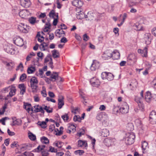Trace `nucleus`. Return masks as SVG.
<instances>
[{
    "instance_id": "338daca9",
    "label": "nucleus",
    "mask_w": 156,
    "mask_h": 156,
    "mask_svg": "<svg viewBox=\"0 0 156 156\" xmlns=\"http://www.w3.org/2000/svg\"><path fill=\"white\" fill-rule=\"evenodd\" d=\"M40 48L41 50H42V51H45V47L44 46V44H43V43L40 45Z\"/></svg>"
},
{
    "instance_id": "09e8293b",
    "label": "nucleus",
    "mask_w": 156,
    "mask_h": 156,
    "mask_svg": "<svg viewBox=\"0 0 156 156\" xmlns=\"http://www.w3.org/2000/svg\"><path fill=\"white\" fill-rule=\"evenodd\" d=\"M36 18L34 17H31L29 20V22L32 24H34L36 21Z\"/></svg>"
},
{
    "instance_id": "f3484780",
    "label": "nucleus",
    "mask_w": 156,
    "mask_h": 156,
    "mask_svg": "<svg viewBox=\"0 0 156 156\" xmlns=\"http://www.w3.org/2000/svg\"><path fill=\"white\" fill-rule=\"evenodd\" d=\"M111 54L113 58L114 59H118L120 58V55L118 51L115 50L112 52H111Z\"/></svg>"
},
{
    "instance_id": "de8ad7c7",
    "label": "nucleus",
    "mask_w": 156,
    "mask_h": 156,
    "mask_svg": "<svg viewBox=\"0 0 156 156\" xmlns=\"http://www.w3.org/2000/svg\"><path fill=\"white\" fill-rule=\"evenodd\" d=\"M9 119V118L8 117L3 118L0 119V122H1L3 125H5V121L7 119Z\"/></svg>"
},
{
    "instance_id": "8fccbe9b",
    "label": "nucleus",
    "mask_w": 156,
    "mask_h": 156,
    "mask_svg": "<svg viewBox=\"0 0 156 156\" xmlns=\"http://www.w3.org/2000/svg\"><path fill=\"white\" fill-rule=\"evenodd\" d=\"M23 154L25 156H34V154L31 152L25 151Z\"/></svg>"
},
{
    "instance_id": "5701e85b",
    "label": "nucleus",
    "mask_w": 156,
    "mask_h": 156,
    "mask_svg": "<svg viewBox=\"0 0 156 156\" xmlns=\"http://www.w3.org/2000/svg\"><path fill=\"white\" fill-rule=\"evenodd\" d=\"M19 88H20V94L23 95L26 91V87L23 83L20 84L19 85Z\"/></svg>"
},
{
    "instance_id": "f257e3e1",
    "label": "nucleus",
    "mask_w": 156,
    "mask_h": 156,
    "mask_svg": "<svg viewBox=\"0 0 156 156\" xmlns=\"http://www.w3.org/2000/svg\"><path fill=\"white\" fill-rule=\"evenodd\" d=\"M135 138V136L133 133H128L126 134L125 142L127 145H131L133 144Z\"/></svg>"
},
{
    "instance_id": "7c9ffc66",
    "label": "nucleus",
    "mask_w": 156,
    "mask_h": 156,
    "mask_svg": "<svg viewBox=\"0 0 156 156\" xmlns=\"http://www.w3.org/2000/svg\"><path fill=\"white\" fill-rule=\"evenodd\" d=\"M120 109L119 107L118 106L114 105L113 108V112L114 114H117L119 113L120 112Z\"/></svg>"
},
{
    "instance_id": "69168bd1",
    "label": "nucleus",
    "mask_w": 156,
    "mask_h": 156,
    "mask_svg": "<svg viewBox=\"0 0 156 156\" xmlns=\"http://www.w3.org/2000/svg\"><path fill=\"white\" fill-rule=\"evenodd\" d=\"M151 32L152 34L156 37V27L153 28Z\"/></svg>"
},
{
    "instance_id": "37998d69",
    "label": "nucleus",
    "mask_w": 156,
    "mask_h": 156,
    "mask_svg": "<svg viewBox=\"0 0 156 156\" xmlns=\"http://www.w3.org/2000/svg\"><path fill=\"white\" fill-rule=\"evenodd\" d=\"M29 137L31 140L34 141L36 139V136L35 135L33 134L32 133H30L29 135Z\"/></svg>"
},
{
    "instance_id": "0e129e2a",
    "label": "nucleus",
    "mask_w": 156,
    "mask_h": 156,
    "mask_svg": "<svg viewBox=\"0 0 156 156\" xmlns=\"http://www.w3.org/2000/svg\"><path fill=\"white\" fill-rule=\"evenodd\" d=\"M55 129V126L54 124L51 125L50 126L49 130L51 131H53Z\"/></svg>"
},
{
    "instance_id": "6e6d98bb",
    "label": "nucleus",
    "mask_w": 156,
    "mask_h": 156,
    "mask_svg": "<svg viewBox=\"0 0 156 156\" xmlns=\"http://www.w3.org/2000/svg\"><path fill=\"white\" fill-rule=\"evenodd\" d=\"M83 38L84 41H87L89 39V37L87 34H85L83 36Z\"/></svg>"
},
{
    "instance_id": "4c0bfd02",
    "label": "nucleus",
    "mask_w": 156,
    "mask_h": 156,
    "mask_svg": "<svg viewBox=\"0 0 156 156\" xmlns=\"http://www.w3.org/2000/svg\"><path fill=\"white\" fill-rule=\"evenodd\" d=\"M43 53L41 52H40L37 53V55L38 57H39L40 58H37V62H39V61L40 59H41V60H42V59L43 58Z\"/></svg>"
},
{
    "instance_id": "aec40b11",
    "label": "nucleus",
    "mask_w": 156,
    "mask_h": 156,
    "mask_svg": "<svg viewBox=\"0 0 156 156\" xmlns=\"http://www.w3.org/2000/svg\"><path fill=\"white\" fill-rule=\"evenodd\" d=\"M103 142L106 146L108 147L110 146L113 143L112 139L110 138H105Z\"/></svg>"
},
{
    "instance_id": "20e7f679",
    "label": "nucleus",
    "mask_w": 156,
    "mask_h": 156,
    "mask_svg": "<svg viewBox=\"0 0 156 156\" xmlns=\"http://www.w3.org/2000/svg\"><path fill=\"white\" fill-rule=\"evenodd\" d=\"M149 120L150 122L152 124H156V112L152 110L150 113Z\"/></svg>"
},
{
    "instance_id": "e433bc0d",
    "label": "nucleus",
    "mask_w": 156,
    "mask_h": 156,
    "mask_svg": "<svg viewBox=\"0 0 156 156\" xmlns=\"http://www.w3.org/2000/svg\"><path fill=\"white\" fill-rule=\"evenodd\" d=\"M85 144L87 145V143H86L85 141H83L81 140H79L78 141V147H82Z\"/></svg>"
},
{
    "instance_id": "e2e57ef3",
    "label": "nucleus",
    "mask_w": 156,
    "mask_h": 156,
    "mask_svg": "<svg viewBox=\"0 0 156 156\" xmlns=\"http://www.w3.org/2000/svg\"><path fill=\"white\" fill-rule=\"evenodd\" d=\"M9 141L10 139L9 138L6 139L5 140L4 144L6 146H8L9 145Z\"/></svg>"
},
{
    "instance_id": "39448f33",
    "label": "nucleus",
    "mask_w": 156,
    "mask_h": 156,
    "mask_svg": "<svg viewBox=\"0 0 156 156\" xmlns=\"http://www.w3.org/2000/svg\"><path fill=\"white\" fill-rule=\"evenodd\" d=\"M17 29L20 32L24 33H27L29 31L28 27L22 23L18 26Z\"/></svg>"
},
{
    "instance_id": "680f3d73",
    "label": "nucleus",
    "mask_w": 156,
    "mask_h": 156,
    "mask_svg": "<svg viewBox=\"0 0 156 156\" xmlns=\"http://www.w3.org/2000/svg\"><path fill=\"white\" fill-rule=\"evenodd\" d=\"M67 41V40L66 38L65 37H63L60 40V42L61 43H66Z\"/></svg>"
},
{
    "instance_id": "9b49d317",
    "label": "nucleus",
    "mask_w": 156,
    "mask_h": 156,
    "mask_svg": "<svg viewBox=\"0 0 156 156\" xmlns=\"http://www.w3.org/2000/svg\"><path fill=\"white\" fill-rule=\"evenodd\" d=\"M14 43L17 46L20 47L22 46L24 44L23 39L20 37H17L14 40Z\"/></svg>"
},
{
    "instance_id": "f704fd0d",
    "label": "nucleus",
    "mask_w": 156,
    "mask_h": 156,
    "mask_svg": "<svg viewBox=\"0 0 156 156\" xmlns=\"http://www.w3.org/2000/svg\"><path fill=\"white\" fill-rule=\"evenodd\" d=\"M43 109L46 110L48 113H51L53 111V108H50L49 106H44Z\"/></svg>"
},
{
    "instance_id": "4d7b16f0",
    "label": "nucleus",
    "mask_w": 156,
    "mask_h": 156,
    "mask_svg": "<svg viewBox=\"0 0 156 156\" xmlns=\"http://www.w3.org/2000/svg\"><path fill=\"white\" fill-rule=\"evenodd\" d=\"M7 133L10 136H12L15 135L14 132L11 131L9 129L7 130Z\"/></svg>"
},
{
    "instance_id": "c03bdc74",
    "label": "nucleus",
    "mask_w": 156,
    "mask_h": 156,
    "mask_svg": "<svg viewBox=\"0 0 156 156\" xmlns=\"http://www.w3.org/2000/svg\"><path fill=\"white\" fill-rule=\"evenodd\" d=\"M49 16L50 17H52L54 19V17L56 16V14L55 11L53 10H52L49 13Z\"/></svg>"
},
{
    "instance_id": "4be33fe9",
    "label": "nucleus",
    "mask_w": 156,
    "mask_h": 156,
    "mask_svg": "<svg viewBox=\"0 0 156 156\" xmlns=\"http://www.w3.org/2000/svg\"><path fill=\"white\" fill-rule=\"evenodd\" d=\"M128 60L134 63L136 61V57L134 54H130L127 58Z\"/></svg>"
},
{
    "instance_id": "9d476101",
    "label": "nucleus",
    "mask_w": 156,
    "mask_h": 156,
    "mask_svg": "<svg viewBox=\"0 0 156 156\" xmlns=\"http://www.w3.org/2000/svg\"><path fill=\"white\" fill-rule=\"evenodd\" d=\"M64 97L63 96L61 95L59 97L58 99V108L60 109L62 108V106L64 105Z\"/></svg>"
},
{
    "instance_id": "2eb2a0df",
    "label": "nucleus",
    "mask_w": 156,
    "mask_h": 156,
    "mask_svg": "<svg viewBox=\"0 0 156 156\" xmlns=\"http://www.w3.org/2000/svg\"><path fill=\"white\" fill-rule=\"evenodd\" d=\"M83 4V2L82 1L79 0H74L72 2V5L78 8L81 7Z\"/></svg>"
},
{
    "instance_id": "6ab92c4d",
    "label": "nucleus",
    "mask_w": 156,
    "mask_h": 156,
    "mask_svg": "<svg viewBox=\"0 0 156 156\" xmlns=\"http://www.w3.org/2000/svg\"><path fill=\"white\" fill-rule=\"evenodd\" d=\"M111 51L108 50L106 51L105 52L103 55L102 57L105 59H108L112 57Z\"/></svg>"
},
{
    "instance_id": "ddd939ff",
    "label": "nucleus",
    "mask_w": 156,
    "mask_h": 156,
    "mask_svg": "<svg viewBox=\"0 0 156 156\" xmlns=\"http://www.w3.org/2000/svg\"><path fill=\"white\" fill-rule=\"evenodd\" d=\"M99 66L100 64L98 62L94 61L90 67V69L93 71H95L99 68Z\"/></svg>"
},
{
    "instance_id": "5fc2aeb1",
    "label": "nucleus",
    "mask_w": 156,
    "mask_h": 156,
    "mask_svg": "<svg viewBox=\"0 0 156 156\" xmlns=\"http://www.w3.org/2000/svg\"><path fill=\"white\" fill-rule=\"evenodd\" d=\"M39 106V105H37V106L35 105L34 106V108H35V109L34 110V112L37 113L38 112H40V107L39 108H38V107Z\"/></svg>"
},
{
    "instance_id": "393cba45",
    "label": "nucleus",
    "mask_w": 156,
    "mask_h": 156,
    "mask_svg": "<svg viewBox=\"0 0 156 156\" xmlns=\"http://www.w3.org/2000/svg\"><path fill=\"white\" fill-rule=\"evenodd\" d=\"M152 98L151 94V92L149 91H147L146 94L145 95V99L147 102H150Z\"/></svg>"
},
{
    "instance_id": "58836bf2",
    "label": "nucleus",
    "mask_w": 156,
    "mask_h": 156,
    "mask_svg": "<svg viewBox=\"0 0 156 156\" xmlns=\"http://www.w3.org/2000/svg\"><path fill=\"white\" fill-rule=\"evenodd\" d=\"M37 124L38 125L40 126L42 128L44 129L46 128V123L45 122H37Z\"/></svg>"
},
{
    "instance_id": "49530a36",
    "label": "nucleus",
    "mask_w": 156,
    "mask_h": 156,
    "mask_svg": "<svg viewBox=\"0 0 156 156\" xmlns=\"http://www.w3.org/2000/svg\"><path fill=\"white\" fill-rule=\"evenodd\" d=\"M81 118L79 116L75 115L73 117V120L74 122L78 121L80 122Z\"/></svg>"
},
{
    "instance_id": "b1692460",
    "label": "nucleus",
    "mask_w": 156,
    "mask_h": 156,
    "mask_svg": "<svg viewBox=\"0 0 156 156\" xmlns=\"http://www.w3.org/2000/svg\"><path fill=\"white\" fill-rule=\"evenodd\" d=\"M135 101H136L138 104V106L140 109L141 111H144V105L141 103L140 99H138L137 98L135 99Z\"/></svg>"
},
{
    "instance_id": "603ef678",
    "label": "nucleus",
    "mask_w": 156,
    "mask_h": 156,
    "mask_svg": "<svg viewBox=\"0 0 156 156\" xmlns=\"http://www.w3.org/2000/svg\"><path fill=\"white\" fill-rule=\"evenodd\" d=\"M49 150L48 151L51 152H57L58 150L57 149H55L54 147H53L51 146L49 147Z\"/></svg>"
},
{
    "instance_id": "864d4df0",
    "label": "nucleus",
    "mask_w": 156,
    "mask_h": 156,
    "mask_svg": "<svg viewBox=\"0 0 156 156\" xmlns=\"http://www.w3.org/2000/svg\"><path fill=\"white\" fill-rule=\"evenodd\" d=\"M27 78V76L25 73L23 74L20 77V80L21 81H23V80L26 79Z\"/></svg>"
},
{
    "instance_id": "1a4fd4ad",
    "label": "nucleus",
    "mask_w": 156,
    "mask_h": 156,
    "mask_svg": "<svg viewBox=\"0 0 156 156\" xmlns=\"http://www.w3.org/2000/svg\"><path fill=\"white\" fill-rule=\"evenodd\" d=\"M20 5L26 8L29 7L31 5L30 0H20Z\"/></svg>"
},
{
    "instance_id": "ea45409f",
    "label": "nucleus",
    "mask_w": 156,
    "mask_h": 156,
    "mask_svg": "<svg viewBox=\"0 0 156 156\" xmlns=\"http://www.w3.org/2000/svg\"><path fill=\"white\" fill-rule=\"evenodd\" d=\"M148 143L145 141H143L141 147L142 149L144 150H146L147 148H148Z\"/></svg>"
},
{
    "instance_id": "dca6fc26",
    "label": "nucleus",
    "mask_w": 156,
    "mask_h": 156,
    "mask_svg": "<svg viewBox=\"0 0 156 156\" xmlns=\"http://www.w3.org/2000/svg\"><path fill=\"white\" fill-rule=\"evenodd\" d=\"M144 39L146 44H150L152 40L151 34L149 33L145 34L144 35Z\"/></svg>"
},
{
    "instance_id": "c9c22d12",
    "label": "nucleus",
    "mask_w": 156,
    "mask_h": 156,
    "mask_svg": "<svg viewBox=\"0 0 156 156\" xmlns=\"http://www.w3.org/2000/svg\"><path fill=\"white\" fill-rule=\"evenodd\" d=\"M21 120L20 119H16L14 120L13 119V123L12 126L15 125H19L21 124Z\"/></svg>"
},
{
    "instance_id": "052dcab7",
    "label": "nucleus",
    "mask_w": 156,
    "mask_h": 156,
    "mask_svg": "<svg viewBox=\"0 0 156 156\" xmlns=\"http://www.w3.org/2000/svg\"><path fill=\"white\" fill-rule=\"evenodd\" d=\"M84 15L83 14H82V13L79 14L77 15V19H82L84 18L83 17V16H84Z\"/></svg>"
},
{
    "instance_id": "7ed1b4c3",
    "label": "nucleus",
    "mask_w": 156,
    "mask_h": 156,
    "mask_svg": "<svg viewBox=\"0 0 156 156\" xmlns=\"http://www.w3.org/2000/svg\"><path fill=\"white\" fill-rule=\"evenodd\" d=\"M7 89L9 90L10 92L9 94L7 95L5 98V100H7L9 98H11L14 95L16 94V89L15 87L13 86H9L8 87Z\"/></svg>"
},
{
    "instance_id": "79ce46f5",
    "label": "nucleus",
    "mask_w": 156,
    "mask_h": 156,
    "mask_svg": "<svg viewBox=\"0 0 156 156\" xmlns=\"http://www.w3.org/2000/svg\"><path fill=\"white\" fill-rule=\"evenodd\" d=\"M84 153V152L83 150H80L76 151L74 152L75 154H78L80 156L82 155Z\"/></svg>"
},
{
    "instance_id": "c756f323",
    "label": "nucleus",
    "mask_w": 156,
    "mask_h": 156,
    "mask_svg": "<svg viewBox=\"0 0 156 156\" xmlns=\"http://www.w3.org/2000/svg\"><path fill=\"white\" fill-rule=\"evenodd\" d=\"M109 135V131L108 130L105 129H103L102 131L101 136L102 137H105Z\"/></svg>"
},
{
    "instance_id": "0eeeda50",
    "label": "nucleus",
    "mask_w": 156,
    "mask_h": 156,
    "mask_svg": "<svg viewBox=\"0 0 156 156\" xmlns=\"http://www.w3.org/2000/svg\"><path fill=\"white\" fill-rule=\"evenodd\" d=\"M50 78L51 81L53 82L60 80V81H62L61 78L58 76V73L56 72H53V73L51 75Z\"/></svg>"
},
{
    "instance_id": "c85d7f7f",
    "label": "nucleus",
    "mask_w": 156,
    "mask_h": 156,
    "mask_svg": "<svg viewBox=\"0 0 156 156\" xmlns=\"http://www.w3.org/2000/svg\"><path fill=\"white\" fill-rule=\"evenodd\" d=\"M52 55L53 58H58L59 57V52L57 50H54L52 51Z\"/></svg>"
},
{
    "instance_id": "a19ab883",
    "label": "nucleus",
    "mask_w": 156,
    "mask_h": 156,
    "mask_svg": "<svg viewBox=\"0 0 156 156\" xmlns=\"http://www.w3.org/2000/svg\"><path fill=\"white\" fill-rule=\"evenodd\" d=\"M114 77V76L112 74L110 73H108L106 79L108 80L111 81L113 79Z\"/></svg>"
},
{
    "instance_id": "774afa93",
    "label": "nucleus",
    "mask_w": 156,
    "mask_h": 156,
    "mask_svg": "<svg viewBox=\"0 0 156 156\" xmlns=\"http://www.w3.org/2000/svg\"><path fill=\"white\" fill-rule=\"evenodd\" d=\"M56 153V155L57 156H62L64 154V153L62 152H57Z\"/></svg>"
},
{
    "instance_id": "4468645a",
    "label": "nucleus",
    "mask_w": 156,
    "mask_h": 156,
    "mask_svg": "<svg viewBox=\"0 0 156 156\" xmlns=\"http://www.w3.org/2000/svg\"><path fill=\"white\" fill-rule=\"evenodd\" d=\"M94 14L91 12H89L87 13V15H84V18H86L87 20H93L94 18Z\"/></svg>"
},
{
    "instance_id": "6e6552de",
    "label": "nucleus",
    "mask_w": 156,
    "mask_h": 156,
    "mask_svg": "<svg viewBox=\"0 0 156 156\" xmlns=\"http://www.w3.org/2000/svg\"><path fill=\"white\" fill-rule=\"evenodd\" d=\"M129 107L126 102H124L123 106L120 109V112L122 114L127 113L129 111Z\"/></svg>"
},
{
    "instance_id": "423d86ee",
    "label": "nucleus",
    "mask_w": 156,
    "mask_h": 156,
    "mask_svg": "<svg viewBox=\"0 0 156 156\" xmlns=\"http://www.w3.org/2000/svg\"><path fill=\"white\" fill-rule=\"evenodd\" d=\"M61 27H62L63 26L65 27L62 28L61 27L60 29L57 30L55 31V36H58L59 37H60L61 36H58V35H60L62 34H65V32L63 30V29H67V27L64 24H62L60 25Z\"/></svg>"
},
{
    "instance_id": "13d9d810",
    "label": "nucleus",
    "mask_w": 156,
    "mask_h": 156,
    "mask_svg": "<svg viewBox=\"0 0 156 156\" xmlns=\"http://www.w3.org/2000/svg\"><path fill=\"white\" fill-rule=\"evenodd\" d=\"M17 145H18L17 142L16 141H14L11 144V147L12 148H14V146L15 147H17Z\"/></svg>"
},
{
    "instance_id": "a878e982",
    "label": "nucleus",
    "mask_w": 156,
    "mask_h": 156,
    "mask_svg": "<svg viewBox=\"0 0 156 156\" xmlns=\"http://www.w3.org/2000/svg\"><path fill=\"white\" fill-rule=\"evenodd\" d=\"M5 63L6 66L9 67V68H8L9 70H11L14 67L15 64L13 62H11L9 63L6 62Z\"/></svg>"
},
{
    "instance_id": "412c9836",
    "label": "nucleus",
    "mask_w": 156,
    "mask_h": 156,
    "mask_svg": "<svg viewBox=\"0 0 156 156\" xmlns=\"http://www.w3.org/2000/svg\"><path fill=\"white\" fill-rule=\"evenodd\" d=\"M94 79H91L90 81L91 84L94 87H97L100 85L101 82L98 79H96L95 81H94Z\"/></svg>"
},
{
    "instance_id": "bf43d9fd",
    "label": "nucleus",
    "mask_w": 156,
    "mask_h": 156,
    "mask_svg": "<svg viewBox=\"0 0 156 156\" xmlns=\"http://www.w3.org/2000/svg\"><path fill=\"white\" fill-rule=\"evenodd\" d=\"M46 100L49 101H51L54 103H55L56 102V101L55 100L51 98L48 97H47L46 98Z\"/></svg>"
},
{
    "instance_id": "f8f14e48",
    "label": "nucleus",
    "mask_w": 156,
    "mask_h": 156,
    "mask_svg": "<svg viewBox=\"0 0 156 156\" xmlns=\"http://www.w3.org/2000/svg\"><path fill=\"white\" fill-rule=\"evenodd\" d=\"M33 147V145L30 144H24L22 145L20 150L22 151L25 150H30V148Z\"/></svg>"
},
{
    "instance_id": "a18cd8bd",
    "label": "nucleus",
    "mask_w": 156,
    "mask_h": 156,
    "mask_svg": "<svg viewBox=\"0 0 156 156\" xmlns=\"http://www.w3.org/2000/svg\"><path fill=\"white\" fill-rule=\"evenodd\" d=\"M62 118L65 122H67L69 119V117L67 114H65L62 116Z\"/></svg>"
},
{
    "instance_id": "473e14b6",
    "label": "nucleus",
    "mask_w": 156,
    "mask_h": 156,
    "mask_svg": "<svg viewBox=\"0 0 156 156\" xmlns=\"http://www.w3.org/2000/svg\"><path fill=\"white\" fill-rule=\"evenodd\" d=\"M127 129L129 131H132L134 129L132 123H129L126 126Z\"/></svg>"
},
{
    "instance_id": "cd10ccee",
    "label": "nucleus",
    "mask_w": 156,
    "mask_h": 156,
    "mask_svg": "<svg viewBox=\"0 0 156 156\" xmlns=\"http://www.w3.org/2000/svg\"><path fill=\"white\" fill-rule=\"evenodd\" d=\"M31 106L30 104L24 102V108L28 112H29L30 110V107Z\"/></svg>"
},
{
    "instance_id": "f03ea898",
    "label": "nucleus",
    "mask_w": 156,
    "mask_h": 156,
    "mask_svg": "<svg viewBox=\"0 0 156 156\" xmlns=\"http://www.w3.org/2000/svg\"><path fill=\"white\" fill-rule=\"evenodd\" d=\"M30 87L33 93H36L37 91L38 81L35 77H33L30 81Z\"/></svg>"
},
{
    "instance_id": "2f4dec72",
    "label": "nucleus",
    "mask_w": 156,
    "mask_h": 156,
    "mask_svg": "<svg viewBox=\"0 0 156 156\" xmlns=\"http://www.w3.org/2000/svg\"><path fill=\"white\" fill-rule=\"evenodd\" d=\"M41 140L42 143L47 144L49 143V140L47 138L43 136L41 138Z\"/></svg>"
},
{
    "instance_id": "a211bd4d",
    "label": "nucleus",
    "mask_w": 156,
    "mask_h": 156,
    "mask_svg": "<svg viewBox=\"0 0 156 156\" xmlns=\"http://www.w3.org/2000/svg\"><path fill=\"white\" fill-rule=\"evenodd\" d=\"M138 53H140L143 57H146L147 55V47H145L143 50L139 49L138 50Z\"/></svg>"
},
{
    "instance_id": "72a5a7b5",
    "label": "nucleus",
    "mask_w": 156,
    "mask_h": 156,
    "mask_svg": "<svg viewBox=\"0 0 156 156\" xmlns=\"http://www.w3.org/2000/svg\"><path fill=\"white\" fill-rule=\"evenodd\" d=\"M35 70V67L31 66L28 68L27 72L28 74L32 73Z\"/></svg>"
},
{
    "instance_id": "bb28decb",
    "label": "nucleus",
    "mask_w": 156,
    "mask_h": 156,
    "mask_svg": "<svg viewBox=\"0 0 156 156\" xmlns=\"http://www.w3.org/2000/svg\"><path fill=\"white\" fill-rule=\"evenodd\" d=\"M134 29L137 30H142V26L141 24H139L138 23H136L133 26Z\"/></svg>"
},
{
    "instance_id": "3c124183",
    "label": "nucleus",
    "mask_w": 156,
    "mask_h": 156,
    "mask_svg": "<svg viewBox=\"0 0 156 156\" xmlns=\"http://www.w3.org/2000/svg\"><path fill=\"white\" fill-rule=\"evenodd\" d=\"M108 73L106 72H104L102 73L101 75V76L103 80H104L105 79H107V77Z\"/></svg>"
}]
</instances>
